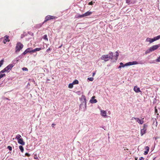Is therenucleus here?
<instances>
[{"instance_id":"f257e3e1","label":"nucleus","mask_w":160,"mask_h":160,"mask_svg":"<svg viewBox=\"0 0 160 160\" xmlns=\"http://www.w3.org/2000/svg\"><path fill=\"white\" fill-rule=\"evenodd\" d=\"M113 57V53L110 52L108 54L103 55L101 57V60H104L105 62L108 61L110 59H112Z\"/></svg>"},{"instance_id":"f03ea898","label":"nucleus","mask_w":160,"mask_h":160,"mask_svg":"<svg viewBox=\"0 0 160 160\" xmlns=\"http://www.w3.org/2000/svg\"><path fill=\"white\" fill-rule=\"evenodd\" d=\"M148 127V125L146 123H145L143 125L142 128L140 130V133L141 136H142L146 133Z\"/></svg>"},{"instance_id":"7ed1b4c3","label":"nucleus","mask_w":160,"mask_h":160,"mask_svg":"<svg viewBox=\"0 0 160 160\" xmlns=\"http://www.w3.org/2000/svg\"><path fill=\"white\" fill-rule=\"evenodd\" d=\"M23 47V45L21 43L18 42L15 48V52L16 53L19 52L22 48Z\"/></svg>"},{"instance_id":"20e7f679","label":"nucleus","mask_w":160,"mask_h":160,"mask_svg":"<svg viewBox=\"0 0 160 160\" xmlns=\"http://www.w3.org/2000/svg\"><path fill=\"white\" fill-rule=\"evenodd\" d=\"M92 12L91 11H88L86 12L85 13L83 14L82 15H79L77 17V18H81L84 17H86L89 16L92 14Z\"/></svg>"},{"instance_id":"39448f33","label":"nucleus","mask_w":160,"mask_h":160,"mask_svg":"<svg viewBox=\"0 0 160 160\" xmlns=\"http://www.w3.org/2000/svg\"><path fill=\"white\" fill-rule=\"evenodd\" d=\"M56 17L54 16H51V15H48L46 16L45 18V20L43 22V23H44L45 22H47L48 21L53 19L55 18Z\"/></svg>"},{"instance_id":"423d86ee","label":"nucleus","mask_w":160,"mask_h":160,"mask_svg":"<svg viewBox=\"0 0 160 160\" xmlns=\"http://www.w3.org/2000/svg\"><path fill=\"white\" fill-rule=\"evenodd\" d=\"M133 119H135L136 122H137L140 124H142L144 123V118H142V119H140L139 118L132 117V120H133Z\"/></svg>"},{"instance_id":"0eeeda50","label":"nucleus","mask_w":160,"mask_h":160,"mask_svg":"<svg viewBox=\"0 0 160 160\" xmlns=\"http://www.w3.org/2000/svg\"><path fill=\"white\" fill-rule=\"evenodd\" d=\"M160 47V44L157 45H153L149 49V51L150 52H152L155 50L157 49Z\"/></svg>"},{"instance_id":"6e6552de","label":"nucleus","mask_w":160,"mask_h":160,"mask_svg":"<svg viewBox=\"0 0 160 160\" xmlns=\"http://www.w3.org/2000/svg\"><path fill=\"white\" fill-rule=\"evenodd\" d=\"M138 63L137 61H133L132 62H130L126 63V65L129 66L133 65H136L138 64Z\"/></svg>"},{"instance_id":"1a4fd4ad","label":"nucleus","mask_w":160,"mask_h":160,"mask_svg":"<svg viewBox=\"0 0 160 160\" xmlns=\"http://www.w3.org/2000/svg\"><path fill=\"white\" fill-rule=\"evenodd\" d=\"M95 97L93 96L91 100L90 101V102L92 103H96L97 102V101L96 99H95Z\"/></svg>"},{"instance_id":"9d476101","label":"nucleus","mask_w":160,"mask_h":160,"mask_svg":"<svg viewBox=\"0 0 160 160\" xmlns=\"http://www.w3.org/2000/svg\"><path fill=\"white\" fill-rule=\"evenodd\" d=\"M14 65L13 64H10L5 68L8 71V70H11L13 67Z\"/></svg>"},{"instance_id":"9b49d317","label":"nucleus","mask_w":160,"mask_h":160,"mask_svg":"<svg viewBox=\"0 0 160 160\" xmlns=\"http://www.w3.org/2000/svg\"><path fill=\"white\" fill-rule=\"evenodd\" d=\"M133 90H134V91L135 92H136L137 93L141 92V91L140 90V88H139L138 87L136 86H135L134 87Z\"/></svg>"},{"instance_id":"f8f14e48","label":"nucleus","mask_w":160,"mask_h":160,"mask_svg":"<svg viewBox=\"0 0 160 160\" xmlns=\"http://www.w3.org/2000/svg\"><path fill=\"white\" fill-rule=\"evenodd\" d=\"M18 142L22 145H25V142L23 141V139L22 138H21L18 140Z\"/></svg>"},{"instance_id":"ddd939ff","label":"nucleus","mask_w":160,"mask_h":160,"mask_svg":"<svg viewBox=\"0 0 160 160\" xmlns=\"http://www.w3.org/2000/svg\"><path fill=\"white\" fill-rule=\"evenodd\" d=\"M155 40L154 38H147L146 39V41L147 42H149L150 43H152Z\"/></svg>"},{"instance_id":"4468645a","label":"nucleus","mask_w":160,"mask_h":160,"mask_svg":"<svg viewBox=\"0 0 160 160\" xmlns=\"http://www.w3.org/2000/svg\"><path fill=\"white\" fill-rule=\"evenodd\" d=\"M106 112L105 111L102 110H101V114L102 116L104 117L106 116Z\"/></svg>"},{"instance_id":"2eb2a0df","label":"nucleus","mask_w":160,"mask_h":160,"mask_svg":"<svg viewBox=\"0 0 160 160\" xmlns=\"http://www.w3.org/2000/svg\"><path fill=\"white\" fill-rule=\"evenodd\" d=\"M4 38H5L3 41L4 43H6L7 42H9V37L8 36H6Z\"/></svg>"},{"instance_id":"dca6fc26","label":"nucleus","mask_w":160,"mask_h":160,"mask_svg":"<svg viewBox=\"0 0 160 160\" xmlns=\"http://www.w3.org/2000/svg\"><path fill=\"white\" fill-rule=\"evenodd\" d=\"M19 148L21 152H22L24 151V149L23 147L22 146H19Z\"/></svg>"},{"instance_id":"f3484780","label":"nucleus","mask_w":160,"mask_h":160,"mask_svg":"<svg viewBox=\"0 0 160 160\" xmlns=\"http://www.w3.org/2000/svg\"><path fill=\"white\" fill-rule=\"evenodd\" d=\"M153 38L155 40V41L158 40L160 38V35L158 36L157 37H154Z\"/></svg>"},{"instance_id":"a211bd4d","label":"nucleus","mask_w":160,"mask_h":160,"mask_svg":"<svg viewBox=\"0 0 160 160\" xmlns=\"http://www.w3.org/2000/svg\"><path fill=\"white\" fill-rule=\"evenodd\" d=\"M72 83L73 84H78V81L77 80H75Z\"/></svg>"},{"instance_id":"6ab92c4d","label":"nucleus","mask_w":160,"mask_h":160,"mask_svg":"<svg viewBox=\"0 0 160 160\" xmlns=\"http://www.w3.org/2000/svg\"><path fill=\"white\" fill-rule=\"evenodd\" d=\"M21 136L19 134H18L16 136V138L18 140L19 139H21L20 138L21 137Z\"/></svg>"},{"instance_id":"aec40b11","label":"nucleus","mask_w":160,"mask_h":160,"mask_svg":"<svg viewBox=\"0 0 160 160\" xmlns=\"http://www.w3.org/2000/svg\"><path fill=\"white\" fill-rule=\"evenodd\" d=\"M6 71H7V70L5 68L3 70H2L0 72V74H2Z\"/></svg>"},{"instance_id":"412c9836","label":"nucleus","mask_w":160,"mask_h":160,"mask_svg":"<svg viewBox=\"0 0 160 160\" xmlns=\"http://www.w3.org/2000/svg\"><path fill=\"white\" fill-rule=\"evenodd\" d=\"M43 48H35V50H36V51H39L42 49H43Z\"/></svg>"},{"instance_id":"4be33fe9","label":"nucleus","mask_w":160,"mask_h":160,"mask_svg":"<svg viewBox=\"0 0 160 160\" xmlns=\"http://www.w3.org/2000/svg\"><path fill=\"white\" fill-rule=\"evenodd\" d=\"M116 55H115V57L116 58V60H117V59H118V56H119V53L117 51L116 52Z\"/></svg>"},{"instance_id":"5701e85b","label":"nucleus","mask_w":160,"mask_h":160,"mask_svg":"<svg viewBox=\"0 0 160 160\" xmlns=\"http://www.w3.org/2000/svg\"><path fill=\"white\" fill-rule=\"evenodd\" d=\"M73 84L72 83H70L68 87L70 88H72L73 87Z\"/></svg>"},{"instance_id":"b1692460","label":"nucleus","mask_w":160,"mask_h":160,"mask_svg":"<svg viewBox=\"0 0 160 160\" xmlns=\"http://www.w3.org/2000/svg\"><path fill=\"white\" fill-rule=\"evenodd\" d=\"M120 64L122 67H124L125 66H127V65H126V64L124 65L122 62H120Z\"/></svg>"},{"instance_id":"393cba45","label":"nucleus","mask_w":160,"mask_h":160,"mask_svg":"<svg viewBox=\"0 0 160 160\" xmlns=\"http://www.w3.org/2000/svg\"><path fill=\"white\" fill-rule=\"evenodd\" d=\"M43 24V23H42V24H37V27H38V28H40L42 27V25Z\"/></svg>"},{"instance_id":"a878e982","label":"nucleus","mask_w":160,"mask_h":160,"mask_svg":"<svg viewBox=\"0 0 160 160\" xmlns=\"http://www.w3.org/2000/svg\"><path fill=\"white\" fill-rule=\"evenodd\" d=\"M43 38L44 39L47 40V41H48V38L47 35H44Z\"/></svg>"},{"instance_id":"bb28decb","label":"nucleus","mask_w":160,"mask_h":160,"mask_svg":"<svg viewBox=\"0 0 160 160\" xmlns=\"http://www.w3.org/2000/svg\"><path fill=\"white\" fill-rule=\"evenodd\" d=\"M88 79L91 81H92L94 80L93 78L92 77L88 78Z\"/></svg>"},{"instance_id":"cd10ccee","label":"nucleus","mask_w":160,"mask_h":160,"mask_svg":"<svg viewBox=\"0 0 160 160\" xmlns=\"http://www.w3.org/2000/svg\"><path fill=\"white\" fill-rule=\"evenodd\" d=\"M6 76V75L5 74H0V79L3 77L5 76Z\"/></svg>"},{"instance_id":"c85d7f7f","label":"nucleus","mask_w":160,"mask_h":160,"mask_svg":"<svg viewBox=\"0 0 160 160\" xmlns=\"http://www.w3.org/2000/svg\"><path fill=\"white\" fill-rule=\"evenodd\" d=\"M145 149H146V151L148 152L149 149V148L148 146H146L145 147Z\"/></svg>"},{"instance_id":"c756f323","label":"nucleus","mask_w":160,"mask_h":160,"mask_svg":"<svg viewBox=\"0 0 160 160\" xmlns=\"http://www.w3.org/2000/svg\"><path fill=\"white\" fill-rule=\"evenodd\" d=\"M28 50H27L26 49L23 53L22 54L25 55L27 53H28Z\"/></svg>"},{"instance_id":"7c9ffc66","label":"nucleus","mask_w":160,"mask_h":160,"mask_svg":"<svg viewBox=\"0 0 160 160\" xmlns=\"http://www.w3.org/2000/svg\"><path fill=\"white\" fill-rule=\"evenodd\" d=\"M156 61L157 62H160V56L156 59Z\"/></svg>"},{"instance_id":"2f4dec72","label":"nucleus","mask_w":160,"mask_h":160,"mask_svg":"<svg viewBox=\"0 0 160 160\" xmlns=\"http://www.w3.org/2000/svg\"><path fill=\"white\" fill-rule=\"evenodd\" d=\"M95 3V2H93L92 1L90 2H89L88 3V5H92L93 3Z\"/></svg>"},{"instance_id":"473e14b6","label":"nucleus","mask_w":160,"mask_h":160,"mask_svg":"<svg viewBox=\"0 0 160 160\" xmlns=\"http://www.w3.org/2000/svg\"><path fill=\"white\" fill-rule=\"evenodd\" d=\"M7 148L10 151H11L12 150V148L10 146H8Z\"/></svg>"},{"instance_id":"72a5a7b5","label":"nucleus","mask_w":160,"mask_h":160,"mask_svg":"<svg viewBox=\"0 0 160 160\" xmlns=\"http://www.w3.org/2000/svg\"><path fill=\"white\" fill-rule=\"evenodd\" d=\"M31 48H27L26 50H28V52H31Z\"/></svg>"},{"instance_id":"f704fd0d","label":"nucleus","mask_w":160,"mask_h":160,"mask_svg":"<svg viewBox=\"0 0 160 160\" xmlns=\"http://www.w3.org/2000/svg\"><path fill=\"white\" fill-rule=\"evenodd\" d=\"M3 60H2L1 61H0V67L3 64Z\"/></svg>"},{"instance_id":"c9c22d12","label":"nucleus","mask_w":160,"mask_h":160,"mask_svg":"<svg viewBox=\"0 0 160 160\" xmlns=\"http://www.w3.org/2000/svg\"><path fill=\"white\" fill-rule=\"evenodd\" d=\"M25 155L28 157H29L30 156V154L28 153H26L25 154Z\"/></svg>"},{"instance_id":"e433bc0d","label":"nucleus","mask_w":160,"mask_h":160,"mask_svg":"<svg viewBox=\"0 0 160 160\" xmlns=\"http://www.w3.org/2000/svg\"><path fill=\"white\" fill-rule=\"evenodd\" d=\"M51 49H52V48H49L47 50L46 52H48Z\"/></svg>"},{"instance_id":"4c0bfd02","label":"nucleus","mask_w":160,"mask_h":160,"mask_svg":"<svg viewBox=\"0 0 160 160\" xmlns=\"http://www.w3.org/2000/svg\"><path fill=\"white\" fill-rule=\"evenodd\" d=\"M22 69L23 70H25V71H27L28 70V68H22Z\"/></svg>"},{"instance_id":"58836bf2","label":"nucleus","mask_w":160,"mask_h":160,"mask_svg":"<svg viewBox=\"0 0 160 160\" xmlns=\"http://www.w3.org/2000/svg\"><path fill=\"white\" fill-rule=\"evenodd\" d=\"M131 0H126V2L127 3H129L130 2Z\"/></svg>"},{"instance_id":"ea45409f","label":"nucleus","mask_w":160,"mask_h":160,"mask_svg":"<svg viewBox=\"0 0 160 160\" xmlns=\"http://www.w3.org/2000/svg\"><path fill=\"white\" fill-rule=\"evenodd\" d=\"M36 52V51L35 49H33V50H31V52L33 53V52Z\"/></svg>"},{"instance_id":"a19ab883","label":"nucleus","mask_w":160,"mask_h":160,"mask_svg":"<svg viewBox=\"0 0 160 160\" xmlns=\"http://www.w3.org/2000/svg\"><path fill=\"white\" fill-rule=\"evenodd\" d=\"M83 98H84V101L85 102V105L86 106V98H85V97H84Z\"/></svg>"},{"instance_id":"79ce46f5","label":"nucleus","mask_w":160,"mask_h":160,"mask_svg":"<svg viewBox=\"0 0 160 160\" xmlns=\"http://www.w3.org/2000/svg\"><path fill=\"white\" fill-rule=\"evenodd\" d=\"M148 152H147V151H145L144 152V155H147V154H148Z\"/></svg>"},{"instance_id":"37998d69","label":"nucleus","mask_w":160,"mask_h":160,"mask_svg":"<svg viewBox=\"0 0 160 160\" xmlns=\"http://www.w3.org/2000/svg\"><path fill=\"white\" fill-rule=\"evenodd\" d=\"M139 160H144V158L143 157H141L139 158Z\"/></svg>"},{"instance_id":"c03bdc74","label":"nucleus","mask_w":160,"mask_h":160,"mask_svg":"<svg viewBox=\"0 0 160 160\" xmlns=\"http://www.w3.org/2000/svg\"><path fill=\"white\" fill-rule=\"evenodd\" d=\"M155 108V112L156 113H157V112H158V110H157V109H156V107Z\"/></svg>"},{"instance_id":"a18cd8bd","label":"nucleus","mask_w":160,"mask_h":160,"mask_svg":"<svg viewBox=\"0 0 160 160\" xmlns=\"http://www.w3.org/2000/svg\"><path fill=\"white\" fill-rule=\"evenodd\" d=\"M95 74V72H93V73H92V76L94 77Z\"/></svg>"},{"instance_id":"49530a36","label":"nucleus","mask_w":160,"mask_h":160,"mask_svg":"<svg viewBox=\"0 0 160 160\" xmlns=\"http://www.w3.org/2000/svg\"><path fill=\"white\" fill-rule=\"evenodd\" d=\"M62 44L61 45H60L58 48H60L62 47Z\"/></svg>"},{"instance_id":"de8ad7c7","label":"nucleus","mask_w":160,"mask_h":160,"mask_svg":"<svg viewBox=\"0 0 160 160\" xmlns=\"http://www.w3.org/2000/svg\"><path fill=\"white\" fill-rule=\"evenodd\" d=\"M122 67L120 65L119 66V67H118V68H121Z\"/></svg>"},{"instance_id":"09e8293b","label":"nucleus","mask_w":160,"mask_h":160,"mask_svg":"<svg viewBox=\"0 0 160 160\" xmlns=\"http://www.w3.org/2000/svg\"><path fill=\"white\" fill-rule=\"evenodd\" d=\"M55 125V124H53H53H52V125H53V126H54V125Z\"/></svg>"},{"instance_id":"8fccbe9b","label":"nucleus","mask_w":160,"mask_h":160,"mask_svg":"<svg viewBox=\"0 0 160 160\" xmlns=\"http://www.w3.org/2000/svg\"><path fill=\"white\" fill-rule=\"evenodd\" d=\"M6 99H7V100L8 99L7 98H6Z\"/></svg>"},{"instance_id":"3c124183","label":"nucleus","mask_w":160,"mask_h":160,"mask_svg":"<svg viewBox=\"0 0 160 160\" xmlns=\"http://www.w3.org/2000/svg\"><path fill=\"white\" fill-rule=\"evenodd\" d=\"M136 160H137L136 159Z\"/></svg>"}]
</instances>
